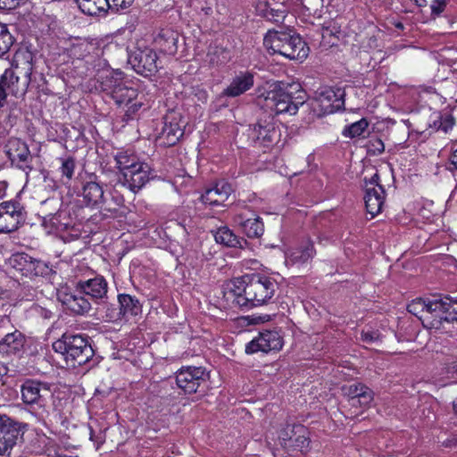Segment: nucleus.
I'll return each instance as SVG.
<instances>
[{
  "label": "nucleus",
  "mask_w": 457,
  "mask_h": 457,
  "mask_svg": "<svg viewBox=\"0 0 457 457\" xmlns=\"http://www.w3.org/2000/svg\"><path fill=\"white\" fill-rule=\"evenodd\" d=\"M100 88L109 96L117 105L127 107L126 115L131 118L141 108L142 103L137 100L136 82L128 79L119 70L104 71L99 78Z\"/></svg>",
  "instance_id": "f257e3e1"
},
{
  "label": "nucleus",
  "mask_w": 457,
  "mask_h": 457,
  "mask_svg": "<svg viewBox=\"0 0 457 457\" xmlns=\"http://www.w3.org/2000/svg\"><path fill=\"white\" fill-rule=\"evenodd\" d=\"M407 309L428 329H438L443 321L457 320V301L449 296L415 299Z\"/></svg>",
  "instance_id": "f03ea898"
},
{
  "label": "nucleus",
  "mask_w": 457,
  "mask_h": 457,
  "mask_svg": "<svg viewBox=\"0 0 457 457\" xmlns=\"http://www.w3.org/2000/svg\"><path fill=\"white\" fill-rule=\"evenodd\" d=\"M298 84L283 81L270 83L266 93L259 97V104L276 114L295 115L299 106L304 103L303 96L294 95V91H298Z\"/></svg>",
  "instance_id": "7ed1b4c3"
},
{
  "label": "nucleus",
  "mask_w": 457,
  "mask_h": 457,
  "mask_svg": "<svg viewBox=\"0 0 457 457\" xmlns=\"http://www.w3.org/2000/svg\"><path fill=\"white\" fill-rule=\"evenodd\" d=\"M72 66L80 77L91 76L95 72H102L106 69V62L102 55V50L96 44L87 40H77L68 49Z\"/></svg>",
  "instance_id": "20e7f679"
},
{
  "label": "nucleus",
  "mask_w": 457,
  "mask_h": 457,
  "mask_svg": "<svg viewBox=\"0 0 457 457\" xmlns=\"http://www.w3.org/2000/svg\"><path fill=\"white\" fill-rule=\"evenodd\" d=\"M53 349L62 354L66 364L72 368L85 364L94 355L87 337L82 335L64 334L53 344Z\"/></svg>",
  "instance_id": "39448f33"
},
{
  "label": "nucleus",
  "mask_w": 457,
  "mask_h": 457,
  "mask_svg": "<svg viewBox=\"0 0 457 457\" xmlns=\"http://www.w3.org/2000/svg\"><path fill=\"white\" fill-rule=\"evenodd\" d=\"M246 298H239V306H260L268 303L274 295L278 285L276 281L267 276L250 274Z\"/></svg>",
  "instance_id": "423d86ee"
},
{
  "label": "nucleus",
  "mask_w": 457,
  "mask_h": 457,
  "mask_svg": "<svg viewBox=\"0 0 457 457\" xmlns=\"http://www.w3.org/2000/svg\"><path fill=\"white\" fill-rule=\"evenodd\" d=\"M185 122L179 112L170 111L162 119V127L156 131V143L164 147L174 145L184 134Z\"/></svg>",
  "instance_id": "0eeeda50"
},
{
  "label": "nucleus",
  "mask_w": 457,
  "mask_h": 457,
  "mask_svg": "<svg viewBox=\"0 0 457 457\" xmlns=\"http://www.w3.org/2000/svg\"><path fill=\"white\" fill-rule=\"evenodd\" d=\"M157 54L144 43H137L134 49H130L128 61L134 71L143 76H150L157 71Z\"/></svg>",
  "instance_id": "6e6552de"
},
{
  "label": "nucleus",
  "mask_w": 457,
  "mask_h": 457,
  "mask_svg": "<svg viewBox=\"0 0 457 457\" xmlns=\"http://www.w3.org/2000/svg\"><path fill=\"white\" fill-rule=\"evenodd\" d=\"M249 138L257 147L269 148L280 139V131L275 124L273 117L261 119L253 128L249 129Z\"/></svg>",
  "instance_id": "1a4fd4ad"
},
{
  "label": "nucleus",
  "mask_w": 457,
  "mask_h": 457,
  "mask_svg": "<svg viewBox=\"0 0 457 457\" xmlns=\"http://www.w3.org/2000/svg\"><path fill=\"white\" fill-rule=\"evenodd\" d=\"M364 202L367 212L371 217H375L381 212L386 196L378 171L373 170L370 178L364 177Z\"/></svg>",
  "instance_id": "9d476101"
},
{
  "label": "nucleus",
  "mask_w": 457,
  "mask_h": 457,
  "mask_svg": "<svg viewBox=\"0 0 457 457\" xmlns=\"http://www.w3.org/2000/svg\"><path fill=\"white\" fill-rule=\"evenodd\" d=\"M344 91L339 87H322L313 103V110L319 115L334 113L344 107Z\"/></svg>",
  "instance_id": "9b49d317"
},
{
  "label": "nucleus",
  "mask_w": 457,
  "mask_h": 457,
  "mask_svg": "<svg viewBox=\"0 0 457 457\" xmlns=\"http://www.w3.org/2000/svg\"><path fill=\"white\" fill-rule=\"evenodd\" d=\"M24 220V209L19 202L5 201L0 204V233L15 231Z\"/></svg>",
  "instance_id": "f8f14e48"
},
{
  "label": "nucleus",
  "mask_w": 457,
  "mask_h": 457,
  "mask_svg": "<svg viewBox=\"0 0 457 457\" xmlns=\"http://www.w3.org/2000/svg\"><path fill=\"white\" fill-rule=\"evenodd\" d=\"M284 345L283 337L278 330H264L245 345L247 354L278 352Z\"/></svg>",
  "instance_id": "ddd939ff"
},
{
  "label": "nucleus",
  "mask_w": 457,
  "mask_h": 457,
  "mask_svg": "<svg viewBox=\"0 0 457 457\" xmlns=\"http://www.w3.org/2000/svg\"><path fill=\"white\" fill-rule=\"evenodd\" d=\"M12 70L20 79L21 87H27L31 81V74L33 71V54L27 48L18 49L12 58Z\"/></svg>",
  "instance_id": "4468645a"
},
{
  "label": "nucleus",
  "mask_w": 457,
  "mask_h": 457,
  "mask_svg": "<svg viewBox=\"0 0 457 457\" xmlns=\"http://www.w3.org/2000/svg\"><path fill=\"white\" fill-rule=\"evenodd\" d=\"M5 147L12 163L28 174L32 170V157L27 144L19 138H11Z\"/></svg>",
  "instance_id": "2eb2a0df"
},
{
  "label": "nucleus",
  "mask_w": 457,
  "mask_h": 457,
  "mask_svg": "<svg viewBox=\"0 0 457 457\" xmlns=\"http://www.w3.org/2000/svg\"><path fill=\"white\" fill-rule=\"evenodd\" d=\"M205 370L202 367H182L176 373L177 386L187 394L195 393L204 380Z\"/></svg>",
  "instance_id": "dca6fc26"
},
{
  "label": "nucleus",
  "mask_w": 457,
  "mask_h": 457,
  "mask_svg": "<svg viewBox=\"0 0 457 457\" xmlns=\"http://www.w3.org/2000/svg\"><path fill=\"white\" fill-rule=\"evenodd\" d=\"M134 0H76L79 9L86 14L96 15L112 9L116 12L130 6Z\"/></svg>",
  "instance_id": "f3484780"
},
{
  "label": "nucleus",
  "mask_w": 457,
  "mask_h": 457,
  "mask_svg": "<svg viewBox=\"0 0 457 457\" xmlns=\"http://www.w3.org/2000/svg\"><path fill=\"white\" fill-rule=\"evenodd\" d=\"M83 292L79 288V292H72L68 287H62L57 290V298L76 314L87 313L91 309V304L87 299L82 295Z\"/></svg>",
  "instance_id": "a211bd4d"
},
{
  "label": "nucleus",
  "mask_w": 457,
  "mask_h": 457,
  "mask_svg": "<svg viewBox=\"0 0 457 457\" xmlns=\"http://www.w3.org/2000/svg\"><path fill=\"white\" fill-rule=\"evenodd\" d=\"M149 180V166L143 162L136 164L130 170L124 171L119 178L120 183L132 192L140 190Z\"/></svg>",
  "instance_id": "6ab92c4d"
},
{
  "label": "nucleus",
  "mask_w": 457,
  "mask_h": 457,
  "mask_svg": "<svg viewBox=\"0 0 457 457\" xmlns=\"http://www.w3.org/2000/svg\"><path fill=\"white\" fill-rule=\"evenodd\" d=\"M21 393L24 403L42 406L49 394V387L39 381L27 380L21 386Z\"/></svg>",
  "instance_id": "aec40b11"
},
{
  "label": "nucleus",
  "mask_w": 457,
  "mask_h": 457,
  "mask_svg": "<svg viewBox=\"0 0 457 457\" xmlns=\"http://www.w3.org/2000/svg\"><path fill=\"white\" fill-rule=\"evenodd\" d=\"M26 93L24 87H21L20 79L12 70H5L0 77V108L5 104L8 95L16 97Z\"/></svg>",
  "instance_id": "412c9836"
},
{
  "label": "nucleus",
  "mask_w": 457,
  "mask_h": 457,
  "mask_svg": "<svg viewBox=\"0 0 457 457\" xmlns=\"http://www.w3.org/2000/svg\"><path fill=\"white\" fill-rule=\"evenodd\" d=\"M309 47L302 37L289 30V38L287 39V43L284 45V48L281 55L290 59L303 62L309 54Z\"/></svg>",
  "instance_id": "4be33fe9"
},
{
  "label": "nucleus",
  "mask_w": 457,
  "mask_h": 457,
  "mask_svg": "<svg viewBox=\"0 0 457 457\" xmlns=\"http://www.w3.org/2000/svg\"><path fill=\"white\" fill-rule=\"evenodd\" d=\"M250 280V274H245L242 277L234 278L224 286V297L227 301L239 305V298H246V291H248V285Z\"/></svg>",
  "instance_id": "5701e85b"
},
{
  "label": "nucleus",
  "mask_w": 457,
  "mask_h": 457,
  "mask_svg": "<svg viewBox=\"0 0 457 457\" xmlns=\"http://www.w3.org/2000/svg\"><path fill=\"white\" fill-rule=\"evenodd\" d=\"M232 191L231 186L225 182L220 181L214 185V187L205 190L204 194L201 195L203 204L210 206H220L228 200Z\"/></svg>",
  "instance_id": "b1692460"
},
{
  "label": "nucleus",
  "mask_w": 457,
  "mask_h": 457,
  "mask_svg": "<svg viewBox=\"0 0 457 457\" xmlns=\"http://www.w3.org/2000/svg\"><path fill=\"white\" fill-rule=\"evenodd\" d=\"M78 287L83 294L90 296L94 300H103L107 295L108 284L104 277L97 276L85 281H80Z\"/></svg>",
  "instance_id": "393cba45"
},
{
  "label": "nucleus",
  "mask_w": 457,
  "mask_h": 457,
  "mask_svg": "<svg viewBox=\"0 0 457 457\" xmlns=\"http://www.w3.org/2000/svg\"><path fill=\"white\" fill-rule=\"evenodd\" d=\"M26 425H12L9 430L0 431V457H11L13 446L23 434Z\"/></svg>",
  "instance_id": "a878e982"
},
{
  "label": "nucleus",
  "mask_w": 457,
  "mask_h": 457,
  "mask_svg": "<svg viewBox=\"0 0 457 457\" xmlns=\"http://www.w3.org/2000/svg\"><path fill=\"white\" fill-rule=\"evenodd\" d=\"M24 345V336L21 332L15 330L0 340V353L7 356H19L23 352Z\"/></svg>",
  "instance_id": "bb28decb"
},
{
  "label": "nucleus",
  "mask_w": 457,
  "mask_h": 457,
  "mask_svg": "<svg viewBox=\"0 0 457 457\" xmlns=\"http://www.w3.org/2000/svg\"><path fill=\"white\" fill-rule=\"evenodd\" d=\"M253 86V76L250 72H240L236 75L230 84L223 90L222 95L229 97H237Z\"/></svg>",
  "instance_id": "cd10ccee"
},
{
  "label": "nucleus",
  "mask_w": 457,
  "mask_h": 457,
  "mask_svg": "<svg viewBox=\"0 0 457 457\" xmlns=\"http://www.w3.org/2000/svg\"><path fill=\"white\" fill-rule=\"evenodd\" d=\"M179 33L171 28L162 29L154 37V44L160 51L175 54L178 50Z\"/></svg>",
  "instance_id": "c85d7f7f"
},
{
  "label": "nucleus",
  "mask_w": 457,
  "mask_h": 457,
  "mask_svg": "<svg viewBox=\"0 0 457 457\" xmlns=\"http://www.w3.org/2000/svg\"><path fill=\"white\" fill-rule=\"evenodd\" d=\"M346 394L350 396V402L353 406L360 404L362 407H366L373 400L372 391L361 383L349 386Z\"/></svg>",
  "instance_id": "c756f323"
},
{
  "label": "nucleus",
  "mask_w": 457,
  "mask_h": 457,
  "mask_svg": "<svg viewBox=\"0 0 457 457\" xmlns=\"http://www.w3.org/2000/svg\"><path fill=\"white\" fill-rule=\"evenodd\" d=\"M288 38L289 31L269 30L264 37L263 45L270 54H281Z\"/></svg>",
  "instance_id": "7c9ffc66"
},
{
  "label": "nucleus",
  "mask_w": 457,
  "mask_h": 457,
  "mask_svg": "<svg viewBox=\"0 0 457 457\" xmlns=\"http://www.w3.org/2000/svg\"><path fill=\"white\" fill-rule=\"evenodd\" d=\"M118 302L120 304V314L125 319L136 317L142 312V305L135 296L120 294L118 295Z\"/></svg>",
  "instance_id": "2f4dec72"
},
{
  "label": "nucleus",
  "mask_w": 457,
  "mask_h": 457,
  "mask_svg": "<svg viewBox=\"0 0 457 457\" xmlns=\"http://www.w3.org/2000/svg\"><path fill=\"white\" fill-rule=\"evenodd\" d=\"M290 430L294 436L292 437L290 445H287V449L297 450L302 453L307 451L310 445V438L308 436L309 433L307 428L303 425L297 424L293 425Z\"/></svg>",
  "instance_id": "473e14b6"
},
{
  "label": "nucleus",
  "mask_w": 457,
  "mask_h": 457,
  "mask_svg": "<svg viewBox=\"0 0 457 457\" xmlns=\"http://www.w3.org/2000/svg\"><path fill=\"white\" fill-rule=\"evenodd\" d=\"M12 262L14 267L22 272L23 275L28 276L30 274L37 275V268L40 266V262L32 259L25 253H18L12 256Z\"/></svg>",
  "instance_id": "72a5a7b5"
},
{
  "label": "nucleus",
  "mask_w": 457,
  "mask_h": 457,
  "mask_svg": "<svg viewBox=\"0 0 457 457\" xmlns=\"http://www.w3.org/2000/svg\"><path fill=\"white\" fill-rule=\"evenodd\" d=\"M83 198L88 206H99L104 200V190L96 182H88L83 187Z\"/></svg>",
  "instance_id": "f704fd0d"
},
{
  "label": "nucleus",
  "mask_w": 457,
  "mask_h": 457,
  "mask_svg": "<svg viewBox=\"0 0 457 457\" xmlns=\"http://www.w3.org/2000/svg\"><path fill=\"white\" fill-rule=\"evenodd\" d=\"M314 254L313 245L311 242H306L298 249L290 250L286 253V262L295 264L303 263L311 259Z\"/></svg>",
  "instance_id": "c9c22d12"
},
{
  "label": "nucleus",
  "mask_w": 457,
  "mask_h": 457,
  "mask_svg": "<svg viewBox=\"0 0 457 457\" xmlns=\"http://www.w3.org/2000/svg\"><path fill=\"white\" fill-rule=\"evenodd\" d=\"M215 241L218 244L229 247H241L240 239L228 227H221L214 234Z\"/></svg>",
  "instance_id": "e433bc0d"
},
{
  "label": "nucleus",
  "mask_w": 457,
  "mask_h": 457,
  "mask_svg": "<svg viewBox=\"0 0 457 457\" xmlns=\"http://www.w3.org/2000/svg\"><path fill=\"white\" fill-rule=\"evenodd\" d=\"M369 127V121L367 119L362 118L358 121L353 122L352 124L345 126L342 131V135L345 137L356 138L362 137L367 131Z\"/></svg>",
  "instance_id": "4c0bfd02"
},
{
  "label": "nucleus",
  "mask_w": 457,
  "mask_h": 457,
  "mask_svg": "<svg viewBox=\"0 0 457 457\" xmlns=\"http://www.w3.org/2000/svg\"><path fill=\"white\" fill-rule=\"evenodd\" d=\"M117 168L120 170V174L123 175L124 171L130 170L136 164H141L134 154H129L127 152H120L115 156Z\"/></svg>",
  "instance_id": "58836bf2"
},
{
  "label": "nucleus",
  "mask_w": 457,
  "mask_h": 457,
  "mask_svg": "<svg viewBox=\"0 0 457 457\" xmlns=\"http://www.w3.org/2000/svg\"><path fill=\"white\" fill-rule=\"evenodd\" d=\"M240 224L249 237H259L264 231L263 224L259 218H249L241 221Z\"/></svg>",
  "instance_id": "ea45409f"
},
{
  "label": "nucleus",
  "mask_w": 457,
  "mask_h": 457,
  "mask_svg": "<svg viewBox=\"0 0 457 457\" xmlns=\"http://www.w3.org/2000/svg\"><path fill=\"white\" fill-rule=\"evenodd\" d=\"M14 38L6 24L0 23V57L4 55L12 46Z\"/></svg>",
  "instance_id": "a19ab883"
},
{
  "label": "nucleus",
  "mask_w": 457,
  "mask_h": 457,
  "mask_svg": "<svg viewBox=\"0 0 457 457\" xmlns=\"http://www.w3.org/2000/svg\"><path fill=\"white\" fill-rule=\"evenodd\" d=\"M436 118H438L439 120H435L434 125L438 130H442L447 133L449 130L453 129L454 125V119L452 115H436Z\"/></svg>",
  "instance_id": "79ce46f5"
},
{
  "label": "nucleus",
  "mask_w": 457,
  "mask_h": 457,
  "mask_svg": "<svg viewBox=\"0 0 457 457\" xmlns=\"http://www.w3.org/2000/svg\"><path fill=\"white\" fill-rule=\"evenodd\" d=\"M60 170L62 178H65L68 181L71 180L75 170L74 160L71 158L63 160Z\"/></svg>",
  "instance_id": "37998d69"
},
{
  "label": "nucleus",
  "mask_w": 457,
  "mask_h": 457,
  "mask_svg": "<svg viewBox=\"0 0 457 457\" xmlns=\"http://www.w3.org/2000/svg\"><path fill=\"white\" fill-rule=\"evenodd\" d=\"M385 150L384 143L379 138L371 139L368 143V152L371 154H380Z\"/></svg>",
  "instance_id": "c03bdc74"
},
{
  "label": "nucleus",
  "mask_w": 457,
  "mask_h": 457,
  "mask_svg": "<svg viewBox=\"0 0 457 457\" xmlns=\"http://www.w3.org/2000/svg\"><path fill=\"white\" fill-rule=\"evenodd\" d=\"M362 342L371 344L380 339V333L378 330L363 329L361 334Z\"/></svg>",
  "instance_id": "a18cd8bd"
},
{
  "label": "nucleus",
  "mask_w": 457,
  "mask_h": 457,
  "mask_svg": "<svg viewBox=\"0 0 457 457\" xmlns=\"http://www.w3.org/2000/svg\"><path fill=\"white\" fill-rule=\"evenodd\" d=\"M293 425H287L285 428H283L278 435V440L283 447L287 448L288 445H290V441L294 436L291 433L290 428H292Z\"/></svg>",
  "instance_id": "49530a36"
},
{
  "label": "nucleus",
  "mask_w": 457,
  "mask_h": 457,
  "mask_svg": "<svg viewBox=\"0 0 457 457\" xmlns=\"http://www.w3.org/2000/svg\"><path fill=\"white\" fill-rule=\"evenodd\" d=\"M449 0H432L431 2V13L439 16L445 9Z\"/></svg>",
  "instance_id": "de8ad7c7"
},
{
  "label": "nucleus",
  "mask_w": 457,
  "mask_h": 457,
  "mask_svg": "<svg viewBox=\"0 0 457 457\" xmlns=\"http://www.w3.org/2000/svg\"><path fill=\"white\" fill-rule=\"evenodd\" d=\"M340 32L339 27L334 21L328 22L322 28V36L326 37L327 35H332L337 37V34Z\"/></svg>",
  "instance_id": "09e8293b"
},
{
  "label": "nucleus",
  "mask_w": 457,
  "mask_h": 457,
  "mask_svg": "<svg viewBox=\"0 0 457 457\" xmlns=\"http://www.w3.org/2000/svg\"><path fill=\"white\" fill-rule=\"evenodd\" d=\"M12 425H22V424L12 420L6 415L0 414V431L9 430V427H11Z\"/></svg>",
  "instance_id": "8fccbe9b"
},
{
  "label": "nucleus",
  "mask_w": 457,
  "mask_h": 457,
  "mask_svg": "<svg viewBox=\"0 0 457 457\" xmlns=\"http://www.w3.org/2000/svg\"><path fill=\"white\" fill-rule=\"evenodd\" d=\"M220 52H221V50L217 47L211 48L209 50V52L207 54V57L209 58L208 62L210 64L216 65L222 62L220 59V57L218 56V53H220Z\"/></svg>",
  "instance_id": "3c124183"
},
{
  "label": "nucleus",
  "mask_w": 457,
  "mask_h": 457,
  "mask_svg": "<svg viewBox=\"0 0 457 457\" xmlns=\"http://www.w3.org/2000/svg\"><path fill=\"white\" fill-rule=\"evenodd\" d=\"M24 0H0V9L12 10L19 6Z\"/></svg>",
  "instance_id": "603ef678"
},
{
  "label": "nucleus",
  "mask_w": 457,
  "mask_h": 457,
  "mask_svg": "<svg viewBox=\"0 0 457 457\" xmlns=\"http://www.w3.org/2000/svg\"><path fill=\"white\" fill-rule=\"evenodd\" d=\"M270 20H273L275 22L282 21L285 19L284 12L271 9L270 13H263Z\"/></svg>",
  "instance_id": "864d4df0"
},
{
  "label": "nucleus",
  "mask_w": 457,
  "mask_h": 457,
  "mask_svg": "<svg viewBox=\"0 0 457 457\" xmlns=\"http://www.w3.org/2000/svg\"><path fill=\"white\" fill-rule=\"evenodd\" d=\"M452 154L450 156V165L457 170V143L453 144L452 147Z\"/></svg>",
  "instance_id": "5fc2aeb1"
},
{
  "label": "nucleus",
  "mask_w": 457,
  "mask_h": 457,
  "mask_svg": "<svg viewBox=\"0 0 457 457\" xmlns=\"http://www.w3.org/2000/svg\"><path fill=\"white\" fill-rule=\"evenodd\" d=\"M423 96H428L429 99L436 100V98H441L440 96L434 91L432 88L426 89L422 92Z\"/></svg>",
  "instance_id": "6e6d98bb"
},
{
  "label": "nucleus",
  "mask_w": 457,
  "mask_h": 457,
  "mask_svg": "<svg viewBox=\"0 0 457 457\" xmlns=\"http://www.w3.org/2000/svg\"><path fill=\"white\" fill-rule=\"evenodd\" d=\"M270 320L269 315H260L253 318V321L255 323H264Z\"/></svg>",
  "instance_id": "4d7b16f0"
},
{
  "label": "nucleus",
  "mask_w": 457,
  "mask_h": 457,
  "mask_svg": "<svg viewBox=\"0 0 457 457\" xmlns=\"http://www.w3.org/2000/svg\"><path fill=\"white\" fill-rule=\"evenodd\" d=\"M447 373H454L457 371V362H453L451 365L446 367Z\"/></svg>",
  "instance_id": "13d9d810"
},
{
  "label": "nucleus",
  "mask_w": 457,
  "mask_h": 457,
  "mask_svg": "<svg viewBox=\"0 0 457 457\" xmlns=\"http://www.w3.org/2000/svg\"><path fill=\"white\" fill-rule=\"evenodd\" d=\"M7 371H8L7 367L4 363L0 362V378L6 375Z\"/></svg>",
  "instance_id": "bf43d9fd"
},
{
  "label": "nucleus",
  "mask_w": 457,
  "mask_h": 457,
  "mask_svg": "<svg viewBox=\"0 0 457 457\" xmlns=\"http://www.w3.org/2000/svg\"><path fill=\"white\" fill-rule=\"evenodd\" d=\"M416 4L420 7L425 6L427 4L426 0H414Z\"/></svg>",
  "instance_id": "052dcab7"
},
{
  "label": "nucleus",
  "mask_w": 457,
  "mask_h": 457,
  "mask_svg": "<svg viewBox=\"0 0 457 457\" xmlns=\"http://www.w3.org/2000/svg\"><path fill=\"white\" fill-rule=\"evenodd\" d=\"M453 408L454 412L457 414V399L453 403Z\"/></svg>",
  "instance_id": "680f3d73"
},
{
  "label": "nucleus",
  "mask_w": 457,
  "mask_h": 457,
  "mask_svg": "<svg viewBox=\"0 0 457 457\" xmlns=\"http://www.w3.org/2000/svg\"><path fill=\"white\" fill-rule=\"evenodd\" d=\"M4 187H5V183L0 182V188H4Z\"/></svg>",
  "instance_id": "e2e57ef3"
},
{
  "label": "nucleus",
  "mask_w": 457,
  "mask_h": 457,
  "mask_svg": "<svg viewBox=\"0 0 457 457\" xmlns=\"http://www.w3.org/2000/svg\"><path fill=\"white\" fill-rule=\"evenodd\" d=\"M54 225L56 229H59V227L55 224V222L54 221Z\"/></svg>",
  "instance_id": "0e129e2a"
},
{
  "label": "nucleus",
  "mask_w": 457,
  "mask_h": 457,
  "mask_svg": "<svg viewBox=\"0 0 457 457\" xmlns=\"http://www.w3.org/2000/svg\"><path fill=\"white\" fill-rule=\"evenodd\" d=\"M298 92H299V94H302V91H299V90H298ZM295 93H297V91H294V94H295Z\"/></svg>",
  "instance_id": "69168bd1"
}]
</instances>
